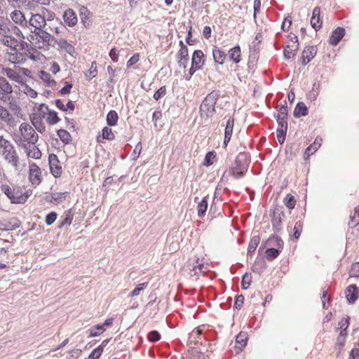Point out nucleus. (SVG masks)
Masks as SVG:
<instances>
[{
    "instance_id": "nucleus-1",
    "label": "nucleus",
    "mask_w": 359,
    "mask_h": 359,
    "mask_svg": "<svg viewBox=\"0 0 359 359\" xmlns=\"http://www.w3.org/2000/svg\"><path fill=\"white\" fill-rule=\"evenodd\" d=\"M1 191L10 199L11 203L24 204L28 198L32 194V190L27 189L24 187L14 185L10 187L8 184L1 186Z\"/></svg>"
},
{
    "instance_id": "nucleus-2",
    "label": "nucleus",
    "mask_w": 359,
    "mask_h": 359,
    "mask_svg": "<svg viewBox=\"0 0 359 359\" xmlns=\"http://www.w3.org/2000/svg\"><path fill=\"white\" fill-rule=\"evenodd\" d=\"M219 98V94L216 91L209 93L202 102L200 106V114L201 118L208 119L215 113V105Z\"/></svg>"
},
{
    "instance_id": "nucleus-3",
    "label": "nucleus",
    "mask_w": 359,
    "mask_h": 359,
    "mask_svg": "<svg viewBox=\"0 0 359 359\" xmlns=\"http://www.w3.org/2000/svg\"><path fill=\"white\" fill-rule=\"evenodd\" d=\"M249 163L248 158H236L234 165L230 169L231 174L236 179L243 177L248 169Z\"/></svg>"
},
{
    "instance_id": "nucleus-4",
    "label": "nucleus",
    "mask_w": 359,
    "mask_h": 359,
    "mask_svg": "<svg viewBox=\"0 0 359 359\" xmlns=\"http://www.w3.org/2000/svg\"><path fill=\"white\" fill-rule=\"evenodd\" d=\"M21 135V141L29 143H35L38 140V135L34 129L28 123H22L19 128Z\"/></svg>"
},
{
    "instance_id": "nucleus-5",
    "label": "nucleus",
    "mask_w": 359,
    "mask_h": 359,
    "mask_svg": "<svg viewBox=\"0 0 359 359\" xmlns=\"http://www.w3.org/2000/svg\"><path fill=\"white\" fill-rule=\"evenodd\" d=\"M205 62V57L201 50H195L191 57V66L189 69V74L191 76L196 71L201 69Z\"/></svg>"
},
{
    "instance_id": "nucleus-6",
    "label": "nucleus",
    "mask_w": 359,
    "mask_h": 359,
    "mask_svg": "<svg viewBox=\"0 0 359 359\" xmlns=\"http://www.w3.org/2000/svg\"><path fill=\"white\" fill-rule=\"evenodd\" d=\"M299 48V42L297 36L291 34L287 36L286 46L284 48V55L286 58L290 59L294 57L296 52Z\"/></svg>"
},
{
    "instance_id": "nucleus-7",
    "label": "nucleus",
    "mask_w": 359,
    "mask_h": 359,
    "mask_svg": "<svg viewBox=\"0 0 359 359\" xmlns=\"http://www.w3.org/2000/svg\"><path fill=\"white\" fill-rule=\"evenodd\" d=\"M180 50L176 54V60L180 68L186 69L189 60V50L182 41L179 42Z\"/></svg>"
},
{
    "instance_id": "nucleus-8",
    "label": "nucleus",
    "mask_w": 359,
    "mask_h": 359,
    "mask_svg": "<svg viewBox=\"0 0 359 359\" xmlns=\"http://www.w3.org/2000/svg\"><path fill=\"white\" fill-rule=\"evenodd\" d=\"M0 155L4 157H17V152L13 144L3 137H0Z\"/></svg>"
},
{
    "instance_id": "nucleus-9",
    "label": "nucleus",
    "mask_w": 359,
    "mask_h": 359,
    "mask_svg": "<svg viewBox=\"0 0 359 359\" xmlns=\"http://www.w3.org/2000/svg\"><path fill=\"white\" fill-rule=\"evenodd\" d=\"M45 11H48L47 9L43 8H42V14H32L29 23V25L35 28L34 32H36L37 30L41 29L46 25V20L44 18Z\"/></svg>"
},
{
    "instance_id": "nucleus-10",
    "label": "nucleus",
    "mask_w": 359,
    "mask_h": 359,
    "mask_svg": "<svg viewBox=\"0 0 359 359\" xmlns=\"http://www.w3.org/2000/svg\"><path fill=\"white\" fill-rule=\"evenodd\" d=\"M39 111L43 115H46V121L49 125H55L57 123L60 118L57 116V114L54 111H49L48 106L45 104H42L39 107Z\"/></svg>"
},
{
    "instance_id": "nucleus-11",
    "label": "nucleus",
    "mask_w": 359,
    "mask_h": 359,
    "mask_svg": "<svg viewBox=\"0 0 359 359\" xmlns=\"http://www.w3.org/2000/svg\"><path fill=\"white\" fill-rule=\"evenodd\" d=\"M29 180L34 187L38 186L41 182V171L35 163L29 165Z\"/></svg>"
},
{
    "instance_id": "nucleus-12",
    "label": "nucleus",
    "mask_w": 359,
    "mask_h": 359,
    "mask_svg": "<svg viewBox=\"0 0 359 359\" xmlns=\"http://www.w3.org/2000/svg\"><path fill=\"white\" fill-rule=\"evenodd\" d=\"M2 73L6 74L7 77L12 81H14L20 84H22L24 83V79L22 76L20 75L18 67H15V69H4Z\"/></svg>"
},
{
    "instance_id": "nucleus-13",
    "label": "nucleus",
    "mask_w": 359,
    "mask_h": 359,
    "mask_svg": "<svg viewBox=\"0 0 359 359\" xmlns=\"http://www.w3.org/2000/svg\"><path fill=\"white\" fill-rule=\"evenodd\" d=\"M345 294L349 304H354L358 297V288L355 284L348 285L345 290Z\"/></svg>"
},
{
    "instance_id": "nucleus-14",
    "label": "nucleus",
    "mask_w": 359,
    "mask_h": 359,
    "mask_svg": "<svg viewBox=\"0 0 359 359\" xmlns=\"http://www.w3.org/2000/svg\"><path fill=\"white\" fill-rule=\"evenodd\" d=\"M317 47L315 46H306L302 54V64H308L316 55Z\"/></svg>"
},
{
    "instance_id": "nucleus-15",
    "label": "nucleus",
    "mask_w": 359,
    "mask_h": 359,
    "mask_svg": "<svg viewBox=\"0 0 359 359\" xmlns=\"http://www.w3.org/2000/svg\"><path fill=\"white\" fill-rule=\"evenodd\" d=\"M282 215H284L283 212L275 210L270 215L272 228L274 232H279L282 228Z\"/></svg>"
},
{
    "instance_id": "nucleus-16",
    "label": "nucleus",
    "mask_w": 359,
    "mask_h": 359,
    "mask_svg": "<svg viewBox=\"0 0 359 359\" xmlns=\"http://www.w3.org/2000/svg\"><path fill=\"white\" fill-rule=\"evenodd\" d=\"M62 18L65 23L69 27H74L77 24V15L75 11L72 8L66 10Z\"/></svg>"
},
{
    "instance_id": "nucleus-17",
    "label": "nucleus",
    "mask_w": 359,
    "mask_h": 359,
    "mask_svg": "<svg viewBox=\"0 0 359 359\" xmlns=\"http://www.w3.org/2000/svg\"><path fill=\"white\" fill-rule=\"evenodd\" d=\"M311 25L316 31L319 30L322 27L323 20L320 18V8L318 6L313 10Z\"/></svg>"
},
{
    "instance_id": "nucleus-18",
    "label": "nucleus",
    "mask_w": 359,
    "mask_h": 359,
    "mask_svg": "<svg viewBox=\"0 0 359 359\" xmlns=\"http://www.w3.org/2000/svg\"><path fill=\"white\" fill-rule=\"evenodd\" d=\"M345 34V29L343 27H338L331 34L329 43L335 46H337Z\"/></svg>"
},
{
    "instance_id": "nucleus-19",
    "label": "nucleus",
    "mask_w": 359,
    "mask_h": 359,
    "mask_svg": "<svg viewBox=\"0 0 359 359\" xmlns=\"http://www.w3.org/2000/svg\"><path fill=\"white\" fill-rule=\"evenodd\" d=\"M48 160L51 174L55 177H60L62 173V168L60 165L59 158H48Z\"/></svg>"
},
{
    "instance_id": "nucleus-20",
    "label": "nucleus",
    "mask_w": 359,
    "mask_h": 359,
    "mask_svg": "<svg viewBox=\"0 0 359 359\" xmlns=\"http://www.w3.org/2000/svg\"><path fill=\"white\" fill-rule=\"evenodd\" d=\"M212 57L214 62L221 65L224 63L226 58L225 52L217 46L212 48Z\"/></svg>"
},
{
    "instance_id": "nucleus-21",
    "label": "nucleus",
    "mask_w": 359,
    "mask_h": 359,
    "mask_svg": "<svg viewBox=\"0 0 359 359\" xmlns=\"http://www.w3.org/2000/svg\"><path fill=\"white\" fill-rule=\"evenodd\" d=\"M234 118L233 117H229V119L226 121L225 130H224V144L225 146L227 145V144L229 142L232 133H233V129L234 126Z\"/></svg>"
},
{
    "instance_id": "nucleus-22",
    "label": "nucleus",
    "mask_w": 359,
    "mask_h": 359,
    "mask_svg": "<svg viewBox=\"0 0 359 359\" xmlns=\"http://www.w3.org/2000/svg\"><path fill=\"white\" fill-rule=\"evenodd\" d=\"M55 43L61 50L65 51L71 55L75 53L74 47L66 39H59L55 41Z\"/></svg>"
},
{
    "instance_id": "nucleus-23",
    "label": "nucleus",
    "mask_w": 359,
    "mask_h": 359,
    "mask_svg": "<svg viewBox=\"0 0 359 359\" xmlns=\"http://www.w3.org/2000/svg\"><path fill=\"white\" fill-rule=\"evenodd\" d=\"M69 192H54L51 193L50 196L49 202L55 205L63 203L66 201L67 197L69 196Z\"/></svg>"
},
{
    "instance_id": "nucleus-24",
    "label": "nucleus",
    "mask_w": 359,
    "mask_h": 359,
    "mask_svg": "<svg viewBox=\"0 0 359 359\" xmlns=\"http://www.w3.org/2000/svg\"><path fill=\"white\" fill-rule=\"evenodd\" d=\"M115 139V135L112 130L109 127H104L102 130V134L97 136V142L100 143L104 142V140H114Z\"/></svg>"
},
{
    "instance_id": "nucleus-25",
    "label": "nucleus",
    "mask_w": 359,
    "mask_h": 359,
    "mask_svg": "<svg viewBox=\"0 0 359 359\" xmlns=\"http://www.w3.org/2000/svg\"><path fill=\"white\" fill-rule=\"evenodd\" d=\"M27 157H41V153L35 143H29L24 147Z\"/></svg>"
},
{
    "instance_id": "nucleus-26",
    "label": "nucleus",
    "mask_w": 359,
    "mask_h": 359,
    "mask_svg": "<svg viewBox=\"0 0 359 359\" xmlns=\"http://www.w3.org/2000/svg\"><path fill=\"white\" fill-rule=\"evenodd\" d=\"M38 36H39V38H41L43 41V44L41 45L40 43L39 44H35V46L38 48H44L45 46H48L49 45V42H50V40L51 39V36L49 33H48L47 32H45V31H43L41 29L40 30H38V32L36 31V32H34Z\"/></svg>"
},
{
    "instance_id": "nucleus-27",
    "label": "nucleus",
    "mask_w": 359,
    "mask_h": 359,
    "mask_svg": "<svg viewBox=\"0 0 359 359\" xmlns=\"http://www.w3.org/2000/svg\"><path fill=\"white\" fill-rule=\"evenodd\" d=\"M248 340V334L245 332H240L236 337V347L242 350L246 346Z\"/></svg>"
},
{
    "instance_id": "nucleus-28",
    "label": "nucleus",
    "mask_w": 359,
    "mask_h": 359,
    "mask_svg": "<svg viewBox=\"0 0 359 359\" xmlns=\"http://www.w3.org/2000/svg\"><path fill=\"white\" fill-rule=\"evenodd\" d=\"M229 58L236 64L241 61V49L239 46H236L229 50Z\"/></svg>"
},
{
    "instance_id": "nucleus-29",
    "label": "nucleus",
    "mask_w": 359,
    "mask_h": 359,
    "mask_svg": "<svg viewBox=\"0 0 359 359\" xmlns=\"http://www.w3.org/2000/svg\"><path fill=\"white\" fill-rule=\"evenodd\" d=\"M110 339H105L102 341L101 344L98 346L97 348H95L89 355L88 359H98L104 350V348L107 346L109 344Z\"/></svg>"
},
{
    "instance_id": "nucleus-30",
    "label": "nucleus",
    "mask_w": 359,
    "mask_h": 359,
    "mask_svg": "<svg viewBox=\"0 0 359 359\" xmlns=\"http://www.w3.org/2000/svg\"><path fill=\"white\" fill-rule=\"evenodd\" d=\"M208 196H204L197 205V215L200 218L203 217L205 215L208 209Z\"/></svg>"
},
{
    "instance_id": "nucleus-31",
    "label": "nucleus",
    "mask_w": 359,
    "mask_h": 359,
    "mask_svg": "<svg viewBox=\"0 0 359 359\" xmlns=\"http://www.w3.org/2000/svg\"><path fill=\"white\" fill-rule=\"evenodd\" d=\"M39 77L43 82L48 87H55L56 86V81L51 77L50 74L45 71H41L39 72Z\"/></svg>"
},
{
    "instance_id": "nucleus-32",
    "label": "nucleus",
    "mask_w": 359,
    "mask_h": 359,
    "mask_svg": "<svg viewBox=\"0 0 359 359\" xmlns=\"http://www.w3.org/2000/svg\"><path fill=\"white\" fill-rule=\"evenodd\" d=\"M105 330L106 328L104 327V325H101L100 324L95 325L88 330V337L91 338L98 337L101 335Z\"/></svg>"
},
{
    "instance_id": "nucleus-33",
    "label": "nucleus",
    "mask_w": 359,
    "mask_h": 359,
    "mask_svg": "<svg viewBox=\"0 0 359 359\" xmlns=\"http://www.w3.org/2000/svg\"><path fill=\"white\" fill-rule=\"evenodd\" d=\"M307 114L308 109L306 104L302 102H298L293 111L294 116L298 118L306 116Z\"/></svg>"
},
{
    "instance_id": "nucleus-34",
    "label": "nucleus",
    "mask_w": 359,
    "mask_h": 359,
    "mask_svg": "<svg viewBox=\"0 0 359 359\" xmlns=\"http://www.w3.org/2000/svg\"><path fill=\"white\" fill-rule=\"evenodd\" d=\"M11 18L15 23H18L20 25L25 23L27 25V20L24 14L20 11L15 10L13 11L11 13Z\"/></svg>"
},
{
    "instance_id": "nucleus-35",
    "label": "nucleus",
    "mask_w": 359,
    "mask_h": 359,
    "mask_svg": "<svg viewBox=\"0 0 359 359\" xmlns=\"http://www.w3.org/2000/svg\"><path fill=\"white\" fill-rule=\"evenodd\" d=\"M321 142L322 139H318L316 138L314 141V142L311 144L305 151V155L307 156V157H309L310 156L314 154L316 151L321 146Z\"/></svg>"
},
{
    "instance_id": "nucleus-36",
    "label": "nucleus",
    "mask_w": 359,
    "mask_h": 359,
    "mask_svg": "<svg viewBox=\"0 0 359 359\" xmlns=\"http://www.w3.org/2000/svg\"><path fill=\"white\" fill-rule=\"evenodd\" d=\"M260 242V237L259 236H253L249 243L248 247V255H251L256 250L258 244Z\"/></svg>"
},
{
    "instance_id": "nucleus-37",
    "label": "nucleus",
    "mask_w": 359,
    "mask_h": 359,
    "mask_svg": "<svg viewBox=\"0 0 359 359\" xmlns=\"http://www.w3.org/2000/svg\"><path fill=\"white\" fill-rule=\"evenodd\" d=\"M118 116L115 110H110L107 114V123L109 126H114L117 124Z\"/></svg>"
},
{
    "instance_id": "nucleus-38",
    "label": "nucleus",
    "mask_w": 359,
    "mask_h": 359,
    "mask_svg": "<svg viewBox=\"0 0 359 359\" xmlns=\"http://www.w3.org/2000/svg\"><path fill=\"white\" fill-rule=\"evenodd\" d=\"M1 43L13 49H16L19 44L18 40L10 36H4L1 39Z\"/></svg>"
},
{
    "instance_id": "nucleus-39",
    "label": "nucleus",
    "mask_w": 359,
    "mask_h": 359,
    "mask_svg": "<svg viewBox=\"0 0 359 359\" xmlns=\"http://www.w3.org/2000/svg\"><path fill=\"white\" fill-rule=\"evenodd\" d=\"M359 224V205L355 208L354 212L350 215L348 225L351 228H355Z\"/></svg>"
},
{
    "instance_id": "nucleus-40",
    "label": "nucleus",
    "mask_w": 359,
    "mask_h": 359,
    "mask_svg": "<svg viewBox=\"0 0 359 359\" xmlns=\"http://www.w3.org/2000/svg\"><path fill=\"white\" fill-rule=\"evenodd\" d=\"M21 222L17 218H12L8 222L4 224V229L15 230L20 226Z\"/></svg>"
},
{
    "instance_id": "nucleus-41",
    "label": "nucleus",
    "mask_w": 359,
    "mask_h": 359,
    "mask_svg": "<svg viewBox=\"0 0 359 359\" xmlns=\"http://www.w3.org/2000/svg\"><path fill=\"white\" fill-rule=\"evenodd\" d=\"M23 3L29 9H33L39 4L46 5L49 4V0H22Z\"/></svg>"
},
{
    "instance_id": "nucleus-42",
    "label": "nucleus",
    "mask_w": 359,
    "mask_h": 359,
    "mask_svg": "<svg viewBox=\"0 0 359 359\" xmlns=\"http://www.w3.org/2000/svg\"><path fill=\"white\" fill-rule=\"evenodd\" d=\"M281 252V250L270 248L266 250V257L269 261H272L277 258Z\"/></svg>"
},
{
    "instance_id": "nucleus-43",
    "label": "nucleus",
    "mask_w": 359,
    "mask_h": 359,
    "mask_svg": "<svg viewBox=\"0 0 359 359\" xmlns=\"http://www.w3.org/2000/svg\"><path fill=\"white\" fill-rule=\"evenodd\" d=\"M350 318L347 317L341 319L339 323V328L341 330V335H347V329L349 326Z\"/></svg>"
},
{
    "instance_id": "nucleus-44",
    "label": "nucleus",
    "mask_w": 359,
    "mask_h": 359,
    "mask_svg": "<svg viewBox=\"0 0 359 359\" xmlns=\"http://www.w3.org/2000/svg\"><path fill=\"white\" fill-rule=\"evenodd\" d=\"M149 285L148 282H144L142 283L138 284L134 290L131 291L129 294L128 297H133L139 295L142 291L146 289Z\"/></svg>"
},
{
    "instance_id": "nucleus-45",
    "label": "nucleus",
    "mask_w": 359,
    "mask_h": 359,
    "mask_svg": "<svg viewBox=\"0 0 359 359\" xmlns=\"http://www.w3.org/2000/svg\"><path fill=\"white\" fill-rule=\"evenodd\" d=\"M303 222L299 220L295 222L294 226L293 228V238L294 239H298L302 232L303 229Z\"/></svg>"
},
{
    "instance_id": "nucleus-46",
    "label": "nucleus",
    "mask_w": 359,
    "mask_h": 359,
    "mask_svg": "<svg viewBox=\"0 0 359 359\" xmlns=\"http://www.w3.org/2000/svg\"><path fill=\"white\" fill-rule=\"evenodd\" d=\"M0 89L6 93H12L13 88L6 79L0 76Z\"/></svg>"
},
{
    "instance_id": "nucleus-47",
    "label": "nucleus",
    "mask_w": 359,
    "mask_h": 359,
    "mask_svg": "<svg viewBox=\"0 0 359 359\" xmlns=\"http://www.w3.org/2000/svg\"><path fill=\"white\" fill-rule=\"evenodd\" d=\"M284 203L288 209L292 210L295 207L296 199L292 195L287 194L284 199Z\"/></svg>"
},
{
    "instance_id": "nucleus-48",
    "label": "nucleus",
    "mask_w": 359,
    "mask_h": 359,
    "mask_svg": "<svg viewBox=\"0 0 359 359\" xmlns=\"http://www.w3.org/2000/svg\"><path fill=\"white\" fill-rule=\"evenodd\" d=\"M252 282L251 273H245L242 277L241 286L243 290H247Z\"/></svg>"
},
{
    "instance_id": "nucleus-49",
    "label": "nucleus",
    "mask_w": 359,
    "mask_h": 359,
    "mask_svg": "<svg viewBox=\"0 0 359 359\" xmlns=\"http://www.w3.org/2000/svg\"><path fill=\"white\" fill-rule=\"evenodd\" d=\"M57 135L59 136L60 140L65 143H68L69 142L71 141V139H72L71 135L66 130H64V129L58 130Z\"/></svg>"
},
{
    "instance_id": "nucleus-50",
    "label": "nucleus",
    "mask_w": 359,
    "mask_h": 359,
    "mask_svg": "<svg viewBox=\"0 0 359 359\" xmlns=\"http://www.w3.org/2000/svg\"><path fill=\"white\" fill-rule=\"evenodd\" d=\"M252 271L257 273H261L265 269V264L262 259H257L252 266Z\"/></svg>"
},
{
    "instance_id": "nucleus-51",
    "label": "nucleus",
    "mask_w": 359,
    "mask_h": 359,
    "mask_svg": "<svg viewBox=\"0 0 359 359\" xmlns=\"http://www.w3.org/2000/svg\"><path fill=\"white\" fill-rule=\"evenodd\" d=\"M21 90L23 91L27 96L32 98H35L37 96V93L27 85L24 84V83L22 84Z\"/></svg>"
},
{
    "instance_id": "nucleus-52",
    "label": "nucleus",
    "mask_w": 359,
    "mask_h": 359,
    "mask_svg": "<svg viewBox=\"0 0 359 359\" xmlns=\"http://www.w3.org/2000/svg\"><path fill=\"white\" fill-rule=\"evenodd\" d=\"M348 274L350 277L359 278V262L351 265Z\"/></svg>"
},
{
    "instance_id": "nucleus-53",
    "label": "nucleus",
    "mask_w": 359,
    "mask_h": 359,
    "mask_svg": "<svg viewBox=\"0 0 359 359\" xmlns=\"http://www.w3.org/2000/svg\"><path fill=\"white\" fill-rule=\"evenodd\" d=\"M97 74V63L95 61H93L91 63L90 67L88 69V73L86 74V76L89 79H92L93 78L96 76Z\"/></svg>"
},
{
    "instance_id": "nucleus-54",
    "label": "nucleus",
    "mask_w": 359,
    "mask_h": 359,
    "mask_svg": "<svg viewBox=\"0 0 359 359\" xmlns=\"http://www.w3.org/2000/svg\"><path fill=\"white\" fill-rule=\"evenodd\" d=\"M287 112H288L287 107L285 106V105L281 106L278 109V111L277 119H278V120L287 119Z\"/></svg>"
},
{
    "instance_id": "nucleus-55",
    "label": "nucleus",
    "mask_w": 359,
    "mask_h": 359,
    "mask_svg": "<svg viewBox=\"0 0 359 359\" xmlns=\"http://www.w3.org/2000/svg\"><path fill=\"white\" fill-rule=\"evenodd\" d=\"M269 241L273 242L274 245H276L278 248L282 250L284 246L283 241L281 238L277 236H272L269 238Z\"/></svg>"
},
{
    "instance_id": "nucleus-56",
    "label": "nucleus",
    "mask_w": 359,
    "mask_h": 359,
    "mask_svg": "<svg viewBox=\"0 0 359 359\" xmlns=\"http://www.w3.org/2000/svg\"><path fill=\"white\" fill-rule=\"evenodd\" d=\"M73 219V216L70 212L65 214L64 218L60 221L58 227L62 228L65 225H70Z\"/></svg>"
},
{
    "instance_id": "nucleus-57",
    "label": "nucleus",
    "mask_w": 359,
    "mask_h": 359,
    "mask_svg": "<svg viewBox=\"0 0 359 359\" xmlns=\"http://www.w3.org/2000/svg\"><path fill=\"white\" fill-rule=\"evenodd\" d=\"M161 334L156 330H152L148 333L147 339L149 341L156 342L161 339Z\"/></svg>"
},
{
    "instance_id": "nucleus-58",
    "label": "nucleus",
    "mask_w": 359,
    "mask_h": 359,
    "mask_svg": "<svg viewBox=\"0 0 359 359\" xmlns=\"http://www.w3.org/2000/svg\"><path fill=\"white\" fill-rule=\"evenodd\" d=\"M32 122L40 133L45 131V126L41 123V121H39L38 117L34 116L32 118Z\"/></svg>"
},
{
    "instance_id": "nucleus-59",
    "label": "nucleus",
    "mask_w": 359,
    "mask_h": 359,
    "mask_svg": "<svg viewBox=\"0 0 359 359\" xmlns=\"http://www.w3.org/2000/svg\"><path fill=\"white\" fill-rule=\"evenodd\" d=\"M57 213L55 212H50L46 216V224L48 226L53 224L57 219Z\"/></svg>"
},
{
    "instance_id": "nucleus-60",
    "label": "nucleus",
    "mask_w": 359,
    "mask_h": 359,
    "mask_svg": "<svg viewBox=\"0 0 359 359\" xmlns=\"http://www.w3.org/2000/svg\"><path fill=\"white\" fill-rule=\"evenodd\" d=\"M244 299L243 294L237 295L233 305L234 309L240 310L243 306Z\"/></svg>"
},
{
    "instance_id": "nucleus-61",
    "label": "nucleus",
    "mask_w": 359,
    "mask_h": 359,
    "mask_svg": "<svg viewBox=\"0 0 359 359\" xmlns=\"http://www.w3.org/2000/svg\"><path fill=\"white\" fill-rule=\"evenodd\" d=\"M166 94V87L165 86H161L158 89L154 94V98L156 100H158L160 98L163 97Z\"/></svg>"
},
{
    "instance_id": "nucleus-62",
    "label": "nucleus",
    "mask_w": 359,
    "mask_h": 359,
    "mask_svg": "<svg viewBox=\"0 0 359 359\" xmlns=\"http://www.w3.org/2000/svg\"><path fill=\"white\" fill-rule=\"evenodd\" d=\"M140 53H135L127 62V67L130 68L140 60Z\"/></svg>"
},
{
    "instance_id": "nucleus-63",
    "label": "nucleus",
    "mask_w": 359,
    "mask_h": 359,
    "mask_svg": "<svg viewBox=\"0 0 359 359\" xmlns=\"http://www.w3.org/2000/svg\"><path fill=\"white\" fill-rule=\"evenodd\" d=\"M9 116L10 114L8 113V111L5 107L0 105V118H1L4 121H8L9 120Z\"/></svg>"
},
{
    "instance_id": "nucleus-64",
    "label": "nucleus",
    "mask_w": 359,
    "mask_h": 359,
    "mask_svg": "<svg viewBox=\"0 0 359 359\" xmlns=\"http://www.w3.org/2000/svg\"><path fill=\"white\" fill-rule=\"evenodd\" d=\"M287 130H276V137L278 141L283 144L285 139V135H286Z\"/></svg>"
}]
</instances>
